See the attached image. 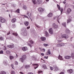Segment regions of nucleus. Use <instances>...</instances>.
Listing matches in <instances>:
<instances>
[{
	"mask_svg": "<svg viewBox=\"0 0 74 74\" xmlns=\"http://www.w3.org/2000/svg\"><path fill=\"white\" fill-rule=\"evenodd\" d=\"M27 58V56H26V55H23L22 56V58H21L19 59V60L21 61V62L23 63V61L26 59Z\"/></svg>",
	"mask_w": 74,
	"mask_h": 74,
	"instance_id": "nucleus-1",
	"label": "nucleus"
},
{
	"mask_svg": "<svg viewBox=\"0 0 74 74\" xmlns=\"http://www.w3.org/2000/svg\"><path fill=\"white\" fill-rule=\"evenodd\" d=\"M61 37L63 38H66L67 39L69 38V36L67 35H66V34H64L61 36Z\"/></svg>",
	"mask_w": 74,
	"mask_h": 74,
	"instance_id": "nucleus-2",
	"label": "nucleus"
},
{
	"mask_svg": "<svg viewBox=\"0 0 74 74\" xmlns=\"http://www.w3.org/2000/svg\"><path fill=\"white\" fill-rule=\"evenodd\" d=\"M0 21L2 23H4L5 22V19L3 17H0Z\"/></svg>",
	"mask_w": 74,
	"mask_h": 74,
	"instance_id": "nucleus-3",
	"label": "nucleus"
},
{
	"mask_svg": "<svg viewBox=\"0 0 74 74\" xmlns=\"http://www.w3.org/2000/svg\"><path fill=\"white\" fill-rule=\"evenodd\" d=\"M52 27L53 28L57 29L58 27V25H56L55 23H53L52 25Z\"/></svg>",
	"mask_w": 74,
	"mask_h": 74,
	"instance_id": "nucleus-4",
	"label": "nucleus"
},
{
	"mask_svg": "<svg viewBox=\"0 0 74 74\" xmlns=\"http://www.w3.org/2000/svg\"><path fill=\"white\" fill-rule=\"evenodd\" d=\"M38 10L39 12H43L44 11V9L41 8V7L39 8H38Z\"/></svg>",
	"mask_w": 74,
	"mask_h": 74,
	"instance_id": "nucleus-5",
	"label": "nucleus"
},
{
	"mask_svg": "<svg viewBox=\"0 0 74 74\" xmlns=\"http://www.w3.org/2000/svg\"><path fill=\"white\" fill-rule=\"evenodd\" d=\"M70 31L68 28H66L65 31V33L67 34H69Z\"/></svg>",
	"mask_w": 74,
	"mask_h": 74,
	"instance_id": "nucleus-6",
	"label": "nucleus"
},
{
	"mask_svg": "<svg viewBox=\"0 0 74 74\" xmlns=\"http://www.w3.org/2000/svg\"><path fill=\"white\" fill-rule=\"evenodd\" d=\"M71 11H72V10L70 8H69L67 9V12L68 14H70Z\"/></svg>",
	"mask_w": 74,
	"mask_h": 74,
	"instance_id": "nucleus-7",
	"label": "nucleus"
},
{
	"mask_svg": "<svg viewBox=\"0 0 74 74\" xmlns=\"http://www.w3.org/2000/svg\"><path fill=\"white\" fill-rule=\"evenodd\" d=\"M33 66H34V68L35 69H36L37 68H38V64H33Z\"/></svg>",
	"mask_w": 74,
	"mask_h": 74,
	"instance_id": "nucleus-8",
	"label": "nucleus"
},
{
	"mask_svg": "<svg viewBox=\"0 0 74 74\" xmlns=\"http://www.w3.org/2000/svg\"><path fill=\"white\" fill-rule=\"evenodd\" d=\"M52 16H53V14L51 12H50L47 15L48 17H49V18H51Z\"/></svg>",
	"mask_w": 74,
	"mask_h": 74,
	"instance_id": "nucleus-9",
	"label": "nucleus"
},
{
	"mask_svg": "<svg viewBox=\"0 0 74 74\" xmlns=\"http://www.w3.org/2000/svg\"><path fill=\"white\" fill-rule=\"evenodd\" d=\"M16 21V18H13L11 20V22H12V23H15Z\"/></svg>",
	"mask_w": 74,
	"mask_h": 74,
	"instance_id": "nucleus-10",
	"label": "nucleus"
},
{
	"mask_svg": "<svg viewBox=\"0 0 74 74\" xmlns=\"http://www.w3.org/2000/svg\"><path fill=\"white\" fill-rule=\"evenodd\" d=\"M73 72V71L72 69H69L67 71V72L70 74H71V73H72Z\"/></svg>",
	"mask_w": 74,
	"mask_h": 74,
	"instance_id": "nucleus-11",
	"label": "nucleus"
},
{
	"mask_svg": "<svg viewBox=\"0 0 74 74\" xmlns=\"http://www.w3.org/2000/svg\"><path fill=\"white\" fill-rule=\"evenodd\" d=\"M7 47L9 48H14V45L13 44H12L11 45H8Z\"/></svg>",
	"mask_w": 74,
	"mask_h": 74,
	"instance_id": "nucleus-12",
	"label": "nucleus"
},
{
	"mask_svg": "<svg viewBox=\"0 0 74 74\" xmlns=\"http://www.w3.org/2000/svg\"><path fill=\"white\" fill-rule=\"evenodd\" d=\"M46 54L47 55H51V52H50V50H48L47 51V52L46 53Z\"/></svg>",
	"mask_w": 74,
	"mask_h": 74,
	"instance_id": "nucleus-13",
	"label": "nucleus"
},
{
	"mask_svg": "<svg viewBox=\"0 0 74 74\" xmlns=\"http://www.w3.org/2000/svg\"><path fill=\"white\" fill-rule=\"evenodd\" d=\"M49 32L50 34H53V29L52 28H50L49 30Z\"/></svg>",
	"mask_w": 74,
	"mask_h": 74,
	"instance_id": "nucleus-14",
	"label": "nucleus"
},
{
	"mask_svg": "<svg viewBox=\"0 0 74 74\" xmlns=\"http://www.w3.org/2000/svg\"><path fill=\"white\" fill-rule=\"evenodd\" d=\"M40 39L42 41H44L46 40V38L45 37H42L40 38Z\"/></svg>",
	"mask_w": 74,
	"mask_h": 74,
	"instance_id": "nucleus-15",
	"label": "nucleus"
},
{
	"mask_svg": "<svg viewBox=\"0 0 74 74\" xmlns=\"http://www.w3.org/2000/svg\"><path fill=\"white\" fill-rule=\"evenodd\" d=\"M22 50L23 51H27V47H23L22 48Z\"/></svg>",
	"mask_w": 74,
	"mask_h": 74,
	"instance_id": "nucleus-16",
	"label": "nucleus"
},
{
	"mask_svg": "<svg viewBox=\"0 0 74 74\" xmlns=\"http://www.w3.org/2000/svg\"><path fill=\"white\" fill-rule=\"evenodd\" d=\"M65 59H70L71 58V56H66L64 57Z\"/></svg>",
	"mask_w": 74,
	"mask_h": 74,
	"instance_id": "nucleus-17",
	"label": "nucleus"
},
{
	"mask_svg": "<svg viewBox=\"0 0 74 74\" xmlns=\"http://www.w3.org/2000/svg\"><path fill=\"white\" fill-rule=\"evenodd\" d=\"M24 24L25 26H27L29 25V22H28V21H25L24 22Z\"/></svg>",
	"mask_w": 74,
	"mask_h": 74,
	"instance_id": "nucleus-18",
	"label": "nucleus"
},
{
	"mask_svg": "<svg viewBox=\"0 0 74 74\" xmlns=\"http://www.w3.org/2000/svg\"><path fill=\"white\" fill-rule=\"evenodd\" d=\"M71 21L72 20L71 18H68L67 20V23H70Z\"/></svg>",
	"mask_w": 74,
	"mask_h": 74,
	"instance_id": "nucleus-19",
	"label": "nucleus"
},
{
	"mask_svg": "<svg viewBox=\"0 0 74 74\" xmlns=\"http://www.w3.org/2000/svg\"><path fill=\"white\" fill-rule=\"evenodd\" d=\"M0 74H7L6 72L4 71H2L0 73Z\"/></svg>",
	"mask_w": 74,
	"mask_h": 74,
	"instance_id": "nucleus-20",
	"label": "nucleus"
},
{
	"mask_svg": "<svg viewBox=\"0 0 74 74\" xmlns=\"http://www.w3.org/2000/svg\"><path fill=\"white\" fill-rule=\"evenodd\" d=\"M58 58L59 59H60V60H63V59L62 57V56H60V55H59Z\"/></svg>",
	"mask_w": 74,
	"mask_h": 74,
	"instance_id": "nucleus-21",
	"label": "nucleus"
},
{
	"mask_svg": "<svg viewBox=\"0 0 74 74\" xmlns=\"http://www.w3.org/2000/svg\"><path fill=\"white\" fill-rule=\"evenodd\" d=\"M23 8L24 10H27V7L26 5H24L23 6Z\"/></svg>",
	"mask_w": 74,
	"mask_h": 74,
	"instance_id": "nucleus-22",
	"label": "nucleus"
},
{
	"mask_svg": "<svg viewBox=\"0 0 74 74\" xmlns=\"http://www.w3.org/2000/svg\"><path fill=\"white\" fill-rule=\"evenodd\" d=\"M10 52L9 50H7L6 51V53L7 55H10Z\"/></svg>",
	"mask_w": 74,
	"mask_h": 74,
	"instance_id": "nucleus-23",
	"label": "nucleus"
},
{
	"mask_svg": "<svg viewBox=\"0 0 74 74\" xmlns=\"http://www.w3.org/2000/svg\"><path fill=\"white\" fill-rule=\"evenodd\" d=\"M27 14L28 16H29V17L30 18V16H31L32 15V14L27 12Z\"/></svg>",
	"mask_w": 74,
	"mask_h": 74,
	"instance_id": "nucleus-24",
	"label": "nucleus"
},
{
	"mask_svg": "<svg viewBox=\"0 0 74 74\" xmlns=\"http://www.w3.org/2000/svg\"><path fill=\"white\" fill-rule=\"evenodd\" d=\"M61 21H62V20L61 19V18H59V17L58 18V21L59 23H60L59 22H60Z\"/></svg>",
	"mask_w": 74,
	"mask_h": 74,
	"instance_id": "nucleus-25",
	"label": "nucleus"
},
{
	"mask_svg": "<svg viewBox=\"0 0 74 74\" xmlns=\"http://www.w3.org/2000/svg\"><path fill=\"white\" fill-rule=\"evenodd\" d=\"M37 3L38 4H40L42 3V1L41 0H37Z\"/></svg>",
	"mask_w": 74,
	"mask_h": 74,
	"instance_id": "nucleus-26",
	"label": "nucleus"
},
{
	"mask_svg": "<svg viewBox=\"0 0 74 74\" xmlns=\"http://www.w3.org/2000/svg\"><path fill=\"white\" fill-rule=\"evenodd\" d=\"M30 65H26L25 66V69H28V68H30Z\"/></svg>",
	"mask_w": 74,
	"mask_h": 74,
	"instance_id": "nucleus-27",
	"label": "nucleus"
},
{
	"mask_svg": "<svg viewBox=\"0 0 74 74\" xmlns=\"http://www.w3.org/2000/svg\"><path fill=\"white\" fill-rule=\"evenodd\" d=\"M42 67L44 69H47V67L46 65H43Z\"/></svg>",
	"mask_w": 74,
	"mask_h": 74,
	"instance_id": "nucleus-28",
	"label": "nucleus"
},
{
	"mask_svg": "<svg viewBox=\"0 0 74 74\" xmlns=\"http://www.w3.org/2000/svg\"><path fill=\"white\" fill-rule=\"evenodd\" d=\"M71 56L72 59H74V53H72L71 54Z\"/></svg>",
	"mask_w": 74,
	"mask_h": 74,
	"instance_id": "nucleus-29",
	"label": "nucleus"
},
{
	"mask_svg": "<svg viewBox=\"0 0 74 74\" xmlns=\"http://www.w3.org/2000/svg\"><path fill=\"white\" fill-rule=\"evenodd\" d=\"M60 43V47H63V46H64V44L63 43Z\"/></svg>",
	"mask_w": 74,
	"mask_h": 74,
	"instance_id": "nucleus-30",
	"label": "nucleus"
},
{
	"mask_svg": "<svg viewBox=\"0 0 74 74\" xmlns=\"http://www.w3.org/2000/svg\"><path fill=\"white\" fill-rule=\"evenodd\" d=\"M55 70L56 71H58V70H59V68L57 66H56L55 67Z\"/></svg>",
	"mask_w": 74,
	"mask_h": 74,
	"instance_id": "nucleus-31",
	"label": "nucleus"
},
{
	"mask_svg": "<svg viewBox=\"0 0 74 74\" xmlns=\"http://www.w3.org/2000/svg\"><path fill=\"white\" fill-rule=\"evenodd\" d=\"M45 34H46V37H47L48 36V33L47 31L45 32Z\"/></svg>",
	"mask_w": 74,
	"mask_h": 74,
	"instance_id": "nucleus-32",
	"label": "nucleus"
},
{
	"mask_svg": "<svg viewBox=\"0 0 74 74\" xmlns=\"http://www.w3.org/2000/svg\"><path fill=\"white\" fill-rule=\"evenodd\" d=\"M12 34L13 35L15 36H18V34L16 33H12Z\"/></svg>",
	"mask_w": 74,
	"mask_h": 74,
	"instance_id": "nucleus-33",
	"label": "nucleus"
},
{
	"mask_svg": "<svg viewBox=\"0 0 74 74\" xmlns=\"http://www.w3.org/2000/svg\"><path fill=\"white\" fill-rule=\"evenodd\" d=\"M0 40L1 41H3L4 40V38L0 36Z\"/></svg>",
	"mask_w": 74,
	"mask_h": 74,
	"instance_id": "nucleus-34",
	"label": "nucleus"
},
{
	"mask_svg": "<svg viewBox=\"0 0 74 74\" xmlns=\"http://www.w3.org/2000/svg\"><path fill=\"white\" fill-rule=\"evenodd\" d=\"M62 25L63 26L66 27V24L65 23H62Z\"/></svg>",
	"mask_w": 74,
	"mask_h": 74,
	"instance_id": "nucleus-35",
	"label": "nucleus"
},
{
	"mask_svg": "<svg viewBox=\"0 0 74 74\" xmlns=\"http://www.w3.org/2000/svg\"><path fill=\"white\" fill-rule=\"evenodd\" d=\"M15 12H17V13H20V11H19V9H18L17 10H16Z\"/></svg>",
	"mask_w": 74,
	"mask_h": 74,
	"instance_id": "nucleus-36",
	"label": "nucleus"
},
{
	"mask_svg": "<svg viewBox=\"0 0 74 74\" xmlns=\"http://www.w3.org/2000/svg\"><path fill=\"white\" fill-rule=\"evenodd\" d=\"M10 60H12V59H14V56H10Z\"/></svg>",
	"mask_w": 74,
	"mask_h": 74,
	"instance_id": "nucleus-37",
	"label": "nucleus"
},
{
	"mask_svg": "<svg viewBox=\"0 0 74 74\" xmlns=\"http://www.w3.org/2000/svg\"><path fill=\"white\" fill-rule=\"evenodd\" d=\"M32 1L34 4H36V0H32Z\"/></svg>",
	"mask_w": 74,
	"mask_h": 74,
	"instance_id": "nucleus-38",
	"label": "nucleus"
},
{
	"mask_svg": "<svg viewBox=\"0 0 74 74\" xmlns=\"http://www.w3.org/2000/svg\"><path fill=\"white\" fill-rule=\"evenodd\" d=\"M11 74H15V72L14 71H12L11 72Z\"/></svg>",
	"mask_w": 74,
	"mask_h": 74,
	"instance_id": "nucleus-39",
	"label": "nucleus"
},
{
	"mask_svg": "<svg viewBox=\"0 0 74 74\" xmlns=\"http://www.w3.org/2000/svg\"><path fill=\"white\" fill-rule=\"evenodd\" d=\"M57 6L59 10H60V6H59V5H57Z\"/></svg>",
	"mask_w": 74,
	"mask_h": 74,
	"instance_id": "nucleus-40",
	"label": "nucleus"
},
{
	"mask_svg": "<svg viewBox=\"0 0 74 74\" xmlns=\"http://www.w3.org/2000/svg\"><path fill=\"white\" fill-rule=\"evenodd\" d=\"M29 42H30V43H31L32 44H33L34 43V42H33V41H32V40L29 41Z\"/></svg>",
	"mask_w": 74,
	"mask_h": 74,
	"instance_id": "nucleus-41",
	"label": "nucleus"
},
{
	"mask_svg": "<svg viewBox=\"0 0 74 74\" xmlns=\"http://www.w3.org/2000/svg\"><path fill=\"white\" fill-rule=\"evenodd\" d=\"M43 45L45 47H47V46H48V44H46L45 43Z\"/></svg>",
	"mask_w": 74,
	"mask_h": 74,
	"instance_id": "nucleus-42",
	"label": "nucleus"
},
{
	"mask_svg": "<svg viewBox=\"0 0 74 74\" xmlns=\"http://www.w3.org/2000/svg\"><path fill=\"white\" fill-rule=\"evenodd\" d=\"M57 47H60V43H59L57 44Z\"/></svg>",
	"mask_w": 74,
	"mask_h": 74,
	"instance_id": "nucleus-43",
	"label": "nucleus"
},
{
	"mask_svg": "<svg viewBox=\"0 0 74 74\" xmlns=\"http://www.w3.org/2000/svg\"><path fill=\"white\" fill-rule=\"evenodd\" d=\"M15 64L16 65H18V62L16 61H15Z\"/></svg>",
	"mask_w": 74,
	"mask_h": 74,
	"instance_id": "nucleus-44",
	"label": "nucleus"
},
{
	"mask_svg": "<svg viewBox=\"0 0 74 74\" xmlns=\"http://www.w3.org/2000/svg\"><path fill=\"white\" fill-rule=\"evenodd\" d=\"M24 35H27V32L26 31H25V32H24Z\"/></svg>",
	"mask_w": 74,
	"mask_h": 74,
	"instance_id": "nucleus-45",
	"label": "nucleus"
},
{
	"mask_svg": "<svg viewBox=\"0 0 74 74\" xmlns=\"http://www.w3.org/2000/svg\"><path fill=\"white\" fill-rule=\"evenodd\" d=\"M63 8L60 9V11L61 12V13H62V12H63Z\"/></svg>",
	"mask_w": 74,
	"mask_h": 74,
	"instance_id": "nucleus-46",
	"label": "nucleus"
},
{
	"mask_svg": "<svg viewBox=\"0 0 74 74\" xmlns=\"http://www.w3.org/2000/svg\"><path fill=\"white\" fill-rule=\"evenodd\" d=\"M50 68L51 70H53V68L52 67L50 66Z\"/></svg>",
	"mask_w": 74,
	"mask_h": 74,
	"instance_id": "nucleus-47",
	"label": "nucleus"
},
{
	"mask_svg": "<svg viewBox=\"0 0 74 74\" xmlns=\"http://www.w3.org/2000/svg\"><path fill=\"white\" fill-rule=\"evenodd\" d=\"M11 67H12V68L13 69H14V65L13 64H12L11 65Z\"/></svg>",
	"mask_w": 74,
	"mask_h": 74,
	"instance_id": "nucleus-48",
	"label": "nucleus"
},
{
	"mask_svg": "<svg viewBox=\"0 0 74 74\" xmlns=\"http://www.w3.org/2000/svg\"><path fill=\"white\" fill-rule=\"evenodd\" d=\"M2 53H3V51L1 50L0 51V54H2Z\"/></svg>",
	"mask_w": 74,
	"mask_h": 74,
	"instance_id": "nucleus-49",
	"label": "nucleus"
},
{
	"mask_svg": "<svg viewBox=\"0 0 74 74\" xmlns=\"http://www.w3.org/2000/svg\"><path fill=\"white\" fill-rule=\"evenodd\" d=\"M3 49L5 51V50H7V48H6L5 46H4V48Z\"/></svg>",
	"mask_w": 74,
	"mask_h": 74,
	"instance_id": "nucleus-50",
	"label": "nucleus"
},
{
	"mask_svg": "<svg viewBox=\"0 0 74 74\" xmlns=\"http://www.w3.org/2000/svg\"><path fill=\"white\" fill-rule=\"evenodd\" d=\"M24 17H25V18H28V19H29V18L28 17L25 15H24Z\"/></svg>",
	"mask_w": 74,
	"mask_h": 74,
	"instance_id": "nucleus-51",
	"label": "nucleus"
},
{
	"mask_svg": "<svg viewBox=\"0 0 74 74\" xmlns=\"http://www.w3.org/2000/svg\"><path fill=\"white\" fill-rule=\"evenodd\" d=\"M42 71H38V73H39H39H42Z\"/></svg>",
	"mask_w": 74,
	"mask_h": 74,
	"instance_id": "nucleus-52",
	"label": "nucleus"
},
{
	"mask_svg": "<svg viewBox=\"0 0 74 74\" xmlns=\"http://www.w3.org/2000/svg\"><path fill=\"white\" fill-rule=\"evenodd\" d=\"M28 45H29V47H30L31 48L32 46L31 44H28Z\"/></svg>",
	"mask_w": 74,
	"mask_h": 74,
	"instance_id": "nucleus-53",
	"label": "nucleus"
},
{
	"mask_svg": "<svg viewBox=\"0 0 74 74\" xmlns=\"http://www.w3.org/2000/svg\"><path fill=\"white\" fill-rule=\"evenodd\" d=\"M62 40H58V41L59 42H62Z\"/></svg>",
	"mask_w": 74,
	"mask_h": 74,
	"instance_id": "nucleus-54",
	"label": "nucleus"
},
{
	"mask_svg": "<svg viewBox=\"0 0 74 74\" xmlns=\"http://www.w3.org/2000/svg\"><path fill=\"white\" fill-rule=\"evenodd\" d=\"M28 74H34L32 72H29L28 73Z\"/></svg>",
	"mask_w": 74,
	"mask_h": 74,
	"instance_id": "nucleus-55",
	"label": "nucleus"
},
{
	"mask_svg": "<svg viewBox=\"0 0 74 74\" xmlns=\"http://www.w3.org/2000/svg\"><path fill=\"white\" fill-rule=\"evenodd\" d=\"M10 34V31H9V32L7 34V35H9Z\"/></svg>",
	"mask_w": 74,
	"mask_h": 74,
	"instance_id": "nucleus-56",
	"label": "nucleus"
},
{
	"mask_svg": "<svg viewBox=\"0 0 74 74\" xmlns=\"http://www.w3.org/2000/svg\"><path fill=\"white\" fill-rule=\"evenodd\" d=\"M39 49H40V51H42V49H41V48H39Z\"/></svg>",
	"mask_w": 74,
	"mask_h": 74,
	"instance_id": "nucleus-57",
	"label": "nucleus"
},
{
	"mask_svg": "<svg viewBox=\"0 0 74 74\" xmlns=\"http://www.w3.org/2000/svg\"><path fill=\"white\" fill-rule=\"evenodd\" d=\"M20 74H24V73H23V72H20Z\"/></svg>",
	"mask_w": 74,
	"mask_h": 74,
	"instance_id": "nucleus-58",
	"label": "nucleus"
},
{
	"mask_svg": "<svg viewBox=\"0 0 74 74\" xmlns=\"http://www.w3.org/2000/svg\"><path fill=\"white\" fill-rule=\"evenodd\" d=\"M48 56H47V57H46V56H45L44 58H46V59H48Z\"/></svg>",
	"mask_w": 74,
	"mask_h": 74,
	"instance_id": "nucleus-59",
	"label": "nucleus"
},
{
	"mask_svg": "<svg viewBox=\"0 0 74 74\" xmlns=\"http://www.w3.org/2000/svg\"><path fill=\"white\" fill-rule=\"evenodd\" d=\"M41 55H42V56H44V54L43 53H41Z\"/></svg>",
	"mask_w": 74,
	"mask_h": 74,
	"instance_id": "nucleus-60",
	"label": "nucleus"
},
{
	"mask_svg": "<svg viewBox=\"0 0 74 74\" xmlns=\"http://www.w3.org/2000/svg\"><path fill=\"white\" fill-rule=\"evenodd\" d=\"M42 50L43 51V52H45V49H42Z\"/></svg>",
	"mask_w": 74,
	"mask_h": 74,
	"instance_id": "nucleus-61",
	"label": "nucleus"
},
{
	"mask_svg": "<svg viewBox=\"0 0 74 74\" xmlns=\"http://www.w3.org/2000/svg\"><path fill=\"white\" fill-rule=\"evenodd\" d=\"M63 3L64 4H66V2L65 1H64L63 2Z\"/></svg>",
	"mask_w": 74,
	"mask_h": 74,
	"instance_id": "nucleus-62",
	"label": "nucleus"
},
{
	"mask_svg": "<svg viewBox=\"0 0 74 74\" xmlns=\"http://www.w3.org/2000/svg\"><path fill=\"white\" fill-rule=\"evenodd\" d=\"M30 29V27H27V29Z\"/></svg>",
	"mask_w": 74,
	"mask_h": 74,
	"instance_id": "nucleus-63",
	"label": "nucleus"
},
{
	"mask_svg": "<svg viewBox=\"0 0 74 74\" xmlns=\"http://www.w3.org/2000/svg\"><path fill=\"white\" fill-rule=\"evenodd\" d=\"M14 26H15V24H13L12 25V27H14Z\"/></svg>",
	"mask_w": 74,
	"mask_h": 74,
	"instance_id": "nucleus-64",
	"label": "nucleus"
}]
</instances>
